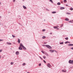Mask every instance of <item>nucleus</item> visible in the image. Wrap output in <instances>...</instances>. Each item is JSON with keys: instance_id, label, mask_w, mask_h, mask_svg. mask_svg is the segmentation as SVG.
I'll return each mask as SVG.
<instances>
[{"instance_id": "obj_3", "label": "nucleus", "mask_w": 73, "mask_h": 73, "mask_svg": "<svg viewBox=\"0 0 73 73\" xmlns=\"http://www.w3.org/2000/svg\"><path fill=\"white\" fill-rule=\"evenodd\" d=\"M69 63L71 64H73V61L70 60L69 61Z\"/></svg>"}, {"instance_id": "obj_17", "label": "nucleus", "mask_w": 73, "mask_h": 73, "mask_svg": "<svg viewBox=\"0 0 73 73\" xmlns=\"http://www.w3.org/2000/svg\"><path fill=\"white\" fill-rule=\"evenodd\" d=\"M64 3H66V2H67V1H66V0H64Z\"/></svg>"}, {"instance_id": "obj_14", "label": "nucleus", "mask_w": 73, "mask_h": 73, "mask_svg": "<svg viewBox=\"0 0 73 73\" xmlns=\"http://www.w3.org/2000/svg\"><path fill=\"white\" fill-rule=\"evenodd\" d=\"M18 42H19L18 43H19V44H20V40L19 39L18 40Z\"/></svg>"}, {"instance_id": "obj_20", "label": "nucleus", "mask_w": 73, "mask_h": 73, "mask_svg": "<svg viewBox=\"0 0 73 73\" xmlns=\"http://www.w3.org/2000/svg\"><path fill=\"white\" fill-rule=\"evenodd\" d=\"M52 13H56V12L55 11H54L52 12Z\"/></svg>"}, {"instance_id": "obj_12", "label": "nucleus", "mask_w": 73, "mask_h": 73, "mask_svg": "<svg viewBox=\"0 0 73 73\" xmlns=\"http://www.w3.org/2000/svg\"><path fill=\"white\" fill-rule=\"evenodd\" d=\"M62 71L63 72H66V70H62Z\"/></svg>"}, {"instance_id": "obj_18", "label": "nucleus", "mask_w": 73, "mask_h": 73, "mask_svg": "<svg viewBox=\"0 0 73 73\" xmlns=\"http://www.w3.org/2000/svg\"><path fill=\"white\" fill-rule=\"evenodd\" d=\"M70 10H71V11H73V9L72 8H70Z\"/></svg>"}, {"instance_id": "obj_11", "label": "nucleus", "mask_w": 73, "mask_h": 73, "mask_svg": "<svg viewBox=\"0 0 73 73\" xmlns=\"http://www.w3.org/2000/svg\"><path fill=\"white\" fill-rule=\"evenodd\" d=\"M68 46H73V44H68Z\"/></svg>"}, {"instance_id": "obj_24", "label": "nucleus", "mask_w": 73, "mask_h": 73, "mask_svg": "<svg viewBox=\"0 0 73 73\" xmlns=\"http://www.w3.org/2000/svg\"><path fill=\"white\" fill-rule=\"evenodd\" d=\"M63 43L64 42H63L60 43V44H63Z\"/></svg>"}, {"instance_id": "obj_45", "label": "nucleus", "mask_w": 73, "mask_h": 73, "mask_svg": "<svg viewBox=\"0 0 73 73\" xmlns=\"http://www.w3.org/2000/svg\"><path fill=\"white\" fill-rule=\"evenodd\" d=\"M0 5H1V2H0Z\"/></svg>"}, {"instance_id": "obj_43", "label": "nucleus", "mask_w": 73, "mask_h": 73, "mask_svg": "<svg viewBox=\"0 0 73 73\" xmlns=\"http://www.w3.org/2000/svg\"><path fill=\"white\" fill-rule=\"evenodd\" d=\"M63 24L62 25V26H63Z\"/></svg>"}, {"instance_id": "obj_34", "label": "nucleus", "mask_w": 73, "mask_h": 73, "mask_svg": "<svg viewBox=\"0 0 73 73\" xmlns=\"http://www.w3.org/2000/svg\"><path fill=\"white\" fill-rule=\"evenodd\" d=\"M43 61H44V63H46V62H45V60H44Z\"/></svg>"}, {"instance_id": "obj_5", "label": "nucleus", "mask_w": 73, "mask_h": 73, "mask_svg": "<svg viewBox=\"0 0 73 73\" xmlns=\"http://www.w3.org/2000/svg\"><path fill=\"white\" fill-rule=\"evenodd\" d=\"M22 47L23 49H24V50H26V48H25V47H24V46H23H23H22Z\"/></svg>"}, {"instance_id": "obj_31", "label": "nucleus", "mask_w": 73, "mask_h": 73, "mask_svg": "<svg viewBox=\"0 0 73 73\" xmlns=\"http://www.w3.org/2000/svg\"><path fill=\"white\" fill-rule=\"evenodd\" d=\"M3 41V40H2V39H0V41Z\"/></svg>"}, {"instance_id": "obj_30", "label": "nucleus", "mask_w": 73, "mask_h": 73, "mask_svg": "<svg viewBox=\"0 0 73 73\" xmlns=\"http://www.w3.org/2000/svg\"><path fill=\"white\" fill-rule=\"evenodd\" d=\"M42 31H43V32H44V31H45V29H43L42 30Z\"/></svg>"}, {"instance_id": "obj_35", "label": "nucleus", "mask_w": 73, "mask_h": 73, "mask_svg": "<svg viewBox=\"0 0 73 73\" xmlns=\"http://www.w3.org/2000/svg\"><path fill=\"white\" fill-rule=\"evenodd\" d=\"M13 2H15V1H16V0H13Z\"/></svg>"}, {"instance_id": "obj_28", "label": "nucleus", "mask_w": 73, "mask_h": 73, "mask_svg": "<svg viewBox=\"0 0 73 73\" xmlns=\"http://www.w3.org/2000/svg\"><path fill=\"white\" fill-rule=\"evenodd\" d=\"M12 36L13 37V38H15V36H14V35H12Z\"/></svg>"}, {"instance_id": "obj_27", "label": "nucleus", "mask_w": 73, "mask_h": 73, "mask_svg": "<svg viewBox=\"0 0 73 73\" xmlns=\"http://www.w3.org/2000/svg\"><path fill=\"white\" fill-rule=\"evenodd\" d=\"M66 14L67 15H70V13H66Z\"/></svg>"}, {"instance_id": "obj_13", "label": "nucleus", "mask_w": 73, "mask_h": 73, "mask_svg": "<svg viewBox=\"0 0 73 73\" xmlns=\"http://www.w3.org/2000/svg\"><path fill=\"white\" fill-rule=\"evenodd\" d=\"M65 20L66 21H69V19L68 18H66Z\"/></svg>"}, {"instance_id": "obj_47", "label": "nucleus", "mask_w": 73, "mask_h": 73, "mask_svg": "<svg viewBox=\"0 0 73 73\" xmlns=\"http://www.w3.org/2000/svg\"><path fill=\"white\" fill-rule=\"evenodd\" d=\"M23 1H24V0H23Z\"/></svg>"}, {"instance_id": "obj_44", "label": "nucleus", "mask_w": 73, "mask_h": 73, "mask_svg": "<svg viewBox=\"0 0 73 73\" xmlns=\"http://www.w3.org/2000/svg\"><path fill=\"white\" fill-rule=\"evenodd\" d=\"M60 27L61 28L62 27V26H61Z\"/></svg>"}, {"instance_id": "obj_29", "label": "nucleus", "mask_w": 73, "mask_h": 73, "mask_svg": "<svg viewBox=\"0 0 73 73\" xmlns=\"http://www.w3.org/2000/svg\"><path fill=\"white\" fill-rule=\"evenodd\" d=\"M13 63L12 62H11V65H13Z\"/></svg>"}, {"instance_id": "obj_48", "label": "nucleus", "mask_w": 73, "mask_h": 73, "mask_svg": "<svg viewBox=\"0 0 73 73\" xmlns=\"http://www.w3.org/2000/svg\"><path fill=\"white\" fill-rule=\"evenodd\" d=\"M57 27H58V26H57Z\"/></svg>"}, {"instance_id": "obj_33", "label": "nucleus", "mask_w": 73, "mask_h": 73, "mask_svg": "<svg viewBox=\"0 0 73 73\" xmlns=\"http://www.w3.org/2000/svg\"><path fill=\"white\" fill-rule=\"evenodd\" d=\"M41 64H39V66H41Z\"/></svg>"}, {"instance_id": "obj_15", "label": "nucleus", "mask_w": 73, "mask_h": 73, "mask_svg": "<svg viewBox=\"0 0 73 73\" xmlns=\"http://www.w3.org/2000/svg\"><path fill=\"white\" fill-rule=\"evenodd\" d=\"M45 38H46V37H45V36H43L42 37V38H43V39Z\"/></svg>"}, {"instance_id": "obj_7", "label": "nucleus", "mask_w": 73, "mask_h": 73, "mask_svg": "<svg viewBox=\"0 0 73 73\" xmlns=\"http://www.w3.org/2000/svg\"><path fill=\"white\" fill-rule=\"evenodd\" d=\"M54 50H50V52L51 53H52V52H54Z\"/></svg>"}, {"instance_id": "obj_49", "label": "nucleus", "mask_w": 73, "mask_h": 73, "mask_svg": "<svg viewBox=\"0 0 73 73\" xmlns=\"http://www.w3.org/2000/svg\"><path fill=\"white\" fill-rule=\"evenodd\" d=\"M72 21H73V20H72Z\"/></svg>"}, {"instance_id": "obj_37", "label": "nucleus", "mask_w": 73, "mask_h": 73, "mask_svg": "<svg viewBox=\"0 0 73 73\" xmlns=\"http://www.w3.org/2000/svg\"><path fill=\"white\" fill-rule=\"evenodd\" d=\"M72 21H69V23H71Z\"/></svg>"}, {"instance_id": "obj_46", "label": "nucleus", "mask_w": 73, "mask_h": 73, "mask_svg": "<svg viewBox=\"0 0 73 73\" xmlns=\"http://www.w3.org/2000/svg\"><path fill=\"white\" fill-rule=\"evenodd\" d=\"M44 44H46V43H44Z\"/></svg>"}, {"instance_id": "obj_6", "label": "nucleus", "mask_w": 73, "mask_h": 73, "mask_svg": "<svg viewBox=\"0 0 73 73\" xmlns=\"http://www.w3.org/2000/svg\"><path fill=\"white\" fill-rule=\"evenodd\" d=\"M7 45H11V44H12L11 43L8 42H7Z\"/></svg>"}, {"instance_id": "obj_23", "label": "nucleus", "mask_w": 73, "mask_h": 73, "mask_svg": "<svg viewBox=\"0 0 73 73\" xmlns=\"http://www.w3.org/2000/svg\"><path fill=\"white\" fill-rule=\"evenodd\" d=\"M58 5H60L61 4V3H57Z\"/></svg>"}, {"instance_id": "obj_39", "label": "nucleus", "mask_w": 73, "mask_h": 73, "mask_svg": "<svg viewBox=\"0 0 73 73\" xmlns=\"http://www.w3.org/2000/svg\"><path fill=\"white\" fill-rule=\"evenodd\" d=\"M1 58V56H0V58Z\"/></svg>"}, {"instance_id": "obj_4", "label": "nucleus", "mask_w": 73, "mask_h": 73, "mask_svg": "<svg viewBox=\"0 0 73 73\" xmlns=\"http://www.w3.org/2000/svg\"><path fill=\"white\" fill-rule=\"evenodd\" d=\"M47 66L48 68H50V64L48 63V64H47Z\"/></svg>"}, {"instance_id": "obj_21", "label": "nucleus", "mask_w": 73, "mask_h": 73, "mask_svg": "<svg viewBox=\"0 0 73 73\" xmlns=\"http://www.w3.org/2000/svg\"><path fill=\"white\" fill-rule=\"evenodd\" d=\"M25 65H26V64H25V63H23V64H22V65H23V66H25Z\"/></svg>"}, {"instance_id": "obj_38", "label": "nucleus", "mask_w": 73, "mask_h": 73, "mask_svg": "<svg viewBox=\"0 0 73 73\" xmlns=\"http://www.w3.org/2000/svg\"><path fill=\"white\" fill-rule=\"evenodd\" d=\"M66 6L67 7H68V5H66Z\"/></svg>"}, {"instance_id": "obj_40", "label": "nucleus", "mask_w": 73, "mask_h": 73, "mask_svg": "<svg viewBox=\"0 0 73 73\" xmlns=\"http://www.w3.org/2000/svg\"><path fill=\"white\" fill-rule=\"evenodd\" d=\"M40 58L41 60H42V58H41V57H40Z\"/></svg>"}, {"instance_id": "obj_8", "label": "nucleus", "mask_w": 73, "mask_h": 73, "mask_svg": "<svg viewBox=\"0 0 73 73\" xmlns=\"http://www.w3.org/2000/svg\"><path fill=\"white\" fill-rule=\"evenodd\" d=\"M23 8H24V9H27V7H26L24 6H23Z\"/></svg>"}, {"instance_id": "obj_16", "label": "nucleus", "mask_w": 73, "mask_h": 73, "mask_svg": "<svg viewBox=\"0 0 73 73\" xmlns=\"http://www.w3.org/2000/svg\"><path fill=\"white\" fill-rule=\"evenodd\" d=\"M57 28V26H55V27H54V29H56V28Z\"/></svg>"}, {"instance_id": "obj_36", "label": "nucleus", "mask_w": 73, "mask_h": 73, "mask_svg": "<svg viewBox=\"0 0 73 73\" xmlns=\"http://www.w3.org/2000/svg\"><path fill=\"white\" fill-rule=\"evenodd\" d=\"M2 52V50H0V52Z\"/></svg>"}, {"instance_id": "obj_42", "label": "nucleus", "mask_w": 73, "mask_h": 73, "mask_svg": "<svg viewBox=\"0 0 73 73\" xmlns=\"http://www.w3.org/2000/svg\"><path fill=\"white\" fill-rule=\"evenodd\" d=\"M50 35H52V33H50Z\"/></svg>"}, {"instance_id": "obj_22", "label": "nucleus", "mask_w": 73, "mask_h": 73, "mask_svg": "<svg viewBox=\"0 0 73 73\" xmlns=\"http://www.w3.org/2000/svg\"><path fill=\"white\" fill-rule=\"evenodd\" d=\"M50 1L51 3H53V1H52V0H50Z\"/></svg>"}, {"instance_id": "obj_25", "label": "nucleus", "mask_w": 73, "mask_h": 73, "mask_svg": "<svg viewBox=\"0 0 73 73\" xmlns=\"http://www.w3.org/2000/svg\"><path fill=\"white\" fill-rule=\"evenodd\" d=\"M68 43H70V42H65V44H67V43H68Z\"/></svg>"}, {"instance_id": "obj_32", "label": "nucleus", "mask_w": 73, "mask_h": 73, "mask_svg": "<svg viewBox=\"0 0 73 73\" xmlns=\"http://www.w3.org/2000/svg\"><path fill=\"white\" fill-rule=\"evenodd\" d=\"M42 52L43 53H44V52L43 51H42Z\"/></svg>"}, {"instance_id": "obj_9", "label": "nucleus", "mask_w": 73, "mask_h": 73, "mask_svg": "<svg viewBox=\"0 0 73 73\" xmlns=\"http://www.w3.org/2000/svg\"><path fill=\"white\" fill-rule=\"evenodd\" d=\"M19 52L17 51L16 53V54H17V55H18V54H19Z\"/></svg>"}, {"instance_id": "obj_41", "label": "nucleus", "mask_w": 73, "mask_h": 73, "mask_svg": "<svg viewBox=\"0 0 73 73\" xmlns=\"http://www.w3.org/2000/svg\"><path fill=\"white\" fill-rule=\"evenodd\" d=\"M57 28V29H58V30L59 29H58V28Z\"/></svg>"}, {"instance_id": "obj_1", "label": "nucleus", "mask_w": 73, "mask_h": 73, "mask_svg": "<svg viewBox=\"0 0 73 73\" xmlns=\"http://www.w3.org/2000/svg\"><path fill=\"white\" fill-rule=\"evenodd\" d=\"M22 46H23V44L22 43H20L19 48V50H22L23 49L22 47H22Z\"/></svg>"}, {"instance_id": "obj_2", "label": "nucleus", "mask_w": 73, "mask_h": 73, "mask_svg": "<svg viewBox=\"0 0 73 73\" xmlns=\"http://www.w3.org/2000/svg\"><path fill=\"white\" fill-rule=\"evenodd\" d=\"M46 47H47V48H49V49H51L52 48V47L48 45H46Z\"/></svg>"}, {"instance_id": "obj_19", "label": "nucleus", "mask_w": 73, "mask_h": 73, "mask_svg": "<svg viewBox=\"0 0 73 73\" xmlns=\"http://www.w3.org/2000/svg\"><path fill=\"white\" fill-rule=\"evenodd\" d=\"M65 39H66V40H68V37H66L65 38Z\"/></svg>"}, {"instance_id": "obj_10", "label": "nucleus", "mask_w": 73, "mask_h": 73, "mask_svg": "<svg viewBox=\"0 0 73 73\" xmlns=\"http://www.w3.org/2000/svg\"><path fill=\"white\" fill-rule=\"evenodd\" d=\"M65 9V8L63 7H60V9Z\"/></svg>"}, {"instance_id": "obj_26", "label": "nucleus", "mask_w": 73, "mask_h": 73, "mask_svg": "<svg viewBox=\"0 0 73 73\" xmlns=\"http://www.w3.org/2000/svg\"><path fill=\"white\" fill-rule=\"evenodd\" d=\"M43 58H46V56H43Z\"/></svg>"}]
</instances>
